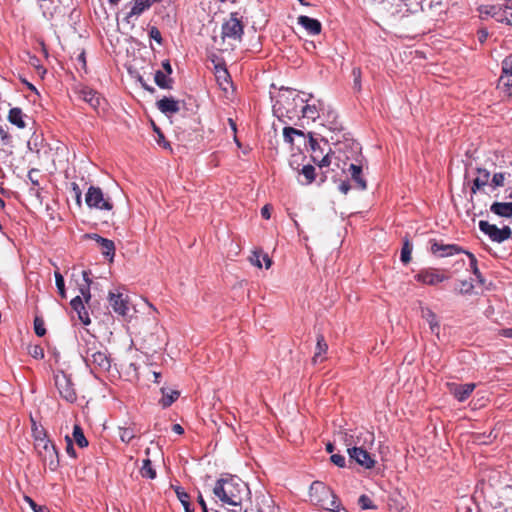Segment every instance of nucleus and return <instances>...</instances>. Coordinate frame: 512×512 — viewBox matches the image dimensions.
Here are the masks:
<instances>
[{
  "label": "nucleus",
  "instance_id": "nucleus-1",
  "mask_svg": "<svg viewBox=\"0 0 512 512\" xmlns=\"http://www.w3.org/2000/svg\"><path fill=\"white\" fill-rule=\"evenodd\" d=\"M212 493L224 504L239 506L248 495L249 488L238 476L224 474L216 481Z\"/></svg>",
  "mask_w": 512,
  "mask_h": 512
},
{
  "label": "nucleus",
  "instance_id": "nucleus-2",
  "mask_svg": "<svg viewBox=\"0 0 512 512\" xmlns=\"http://www.w3.org/2000/svg\"><path fill=\"white\" fill-rule=\"evenodd\" d=\"M80 354L92 370L99 372L109 371L111 361L107 354L106 348L97 341L93 335H88L82 338L80 343Z\"/></svg>",
  "mask_w": 512,
  "mask_h": 512
},
{
  "label": "nucleus",
  "instance_id": "nucleus-3",
  "mask_svg": "<svg viewBox=\"0 0 512 512\" xmlns=\"http://www.w3.org/2000/svg\"><path fill=\"white\" fill-rule=\"evenodd\" d=\"M374 434L369 431L360 432L354 439L353 434L345 433L344 443L348 447L347 452L351 460L355 461L365 469H372L375 466V460L363 446L366 443L373 444Z\"/></svg>",
  "mask_w": 512,
  "mask_h": 512
},
{
  "label": "nucleus",
  "instance_id": "nucleus-4",
  "mask_svg": "<svg viewBox=\"0 0 512 512\" xmlns=\"http://www.w3.org/2000/svg\"><path fill=\"white\" fill-rule=\"evenodd\" d=\"M310 98H312L311 94L308 98H303L293 89H281L273 108L279 116H285L292 119L298 115L299 108L301 109L302 105L307 103Z\"/></svg>",
  "mask_w": 512,
  "mask_h": 512
},
{
  "label": "nucleus",
  "instance_id": "nucleus-5",
  "mask_svg": "<svg viewBox=\"0 0 512 512\" xmlns=\"http://www.w3.org/2000/svg\"><path fill=\"white\" fill-rule=\"evenodd\" d=\"M350 146L351 149L355 152H357L360 149L359 143L352 141V140H346L344 142H338L335 144L334 150L330 149L329 152L323 156L321 159H319V156L312 155V160L314 163H316L320 168L328 167L330 164L334 162V164L342 169L343 171L345 168L340 164V160H342V157L340 155H336L337 153H341L344 151V147Z\"/></svg>",
  "mask_w": 512,
  "mask_h": 512
},
{
  "label": "nucleus",
  "instance_id": "nucleus-6",
  "mask_svg": "<svg viewBox=\"0 0 512 512\" xmlns=\"http://www.w3.org/2000/svg\"><path fill=\"white\" fill-rule=\"evenodd\" d=\"M34 447L42 463L51 471H55L59 467V453L51 440H40Z\"/></svg>",
  "mask_w": 512,
  "mask_h": 512
},
{
  "label": "nucleus",
  "instance_id": "nucleus-7",
  "mask_svg": "<svg viewBox=\"0 0 512 512\" xmlns=\"http://www.w3.org/2000/svg\"><path fill=\"white\" fill-rule=\"evenodd\" d=\"M54 379L61 398L69 403H74L77 400V394L71 377L64 371H57Z\"/></svg>",
  "mask_w": 512,
  "mask_h": 512
},
{
  "label": "nucleus",
  "instance_id": "nucleus-8",
  "mask_svg": "<svg viewBox=\"0 0 512 512\" xmlns=\"http://www.w3.org/2000/svg\"><path fill=\"white\" fill-rule=\"evenodd\" d=\"M85 202L89 208L110 211L113 203L109 197H104V193L99 187L90 186L85 195Z\"/></svg>",
  "mask_w": 512,
  "mask_h": 512
},
{
  "label": "nucleus",
  "instance_id": "nucleus-9",
  "mask_svg": "<svg viewBox=\"0 0 512 512\" xmlns=\"http://www.w3.org/2000/svg\"><path fill=\"white\" fill-rule=\"evenodd\" d=\"M222 38L241 41L244 33V25L237 17V13H231L230 18L222 24Z\"/></svg>",
  "mask_w": 512,
  "mask_h": 512
},
{
  "label": "nucleus",
  "instance_id": "nucleus-10",
  "mask_svg": "<svg viewBox=\"0 0 512 512\" xmlns=\"http://www.w3.org/2000/svg\"><path fill=\"white\" fill-rule=\"evenodd\" d=\"M479 229L493 241L502 243L508 240L512 235V230L509 226L498 228L494 224H490L487 221L481 220L479 222Z\"/></svg>",
  "mask_w": 512,
  "mask_h": 512
},
{
  "label": "nucleus",
  "instance_id": "nucleus-11",
  "mask_svg": "<svg viewBox=\"0 0 512 512\" xmlns=\"http://www.w3.org/2000/svg\"><path fill=\"white\" fill-rule=\"evenodd\" d=\"M430 251L439 257H448L466 251L456 244H443L436 240L431 241Z\"/></svg>",
  "mask_w": 512,
  "mask_h": 512
},
{
  "label": "nucleus",
  "instance_id": "nucleus-12",
  "mask_svg": "<svg viewBox=\"0 0 512 512\" xmlns=\"http://www.w3.org/2000/svg\"><path fill=\"white\" fill-rule=\"evenodd\" d=\"M311 501L323 505L325 499L332 495V490L320 481H314L309 489Z\"/></svg>",
  "mask_w": 512,
  "mask_h": 512
},
{
  "label": "nucleus",
  "instance_id": "nucleus-13",
  "mask_svg": "<svg viewBox=\"0 0 512 512\" xmlns=\"http://www.w3.org/2000/svg\"><path fill=\"white\" fill-rule=\"evenodd\" d=\"M475 387L476 385L474 383H447L449 393L453 395L459 402H464L467 400L471 393L474 391Z\"/></svg>",
  "mask_w": 512,
  "mask_h": 512
},
{
  "label": "nucleus",
  "instance_id": "nucleus-14",
  "mask_svg": "<svg viewBox=\"0 0 512 512\" xmlns=\"http://www.w3.org/2000/svg\"><path fill=\"white\" fill-rule=\"evenodd\" d=\"M109 304L118 315L125 316L129 311L128 299L122 293H109Z\"/></svg>",
  "mask_w": 512,
  "mask_h": 512
},
{
  "label": "nucleus",
  "instance_id": "nucleus-15",
  "mask_svg": "<svg viewBox=\"0 0 512 512\" xmlns=\"http://www.w3.org/2000/svg\"><path fill=\"white\" fill-rule=\"evenodd\" d=\"M416 280L428 285H435L446 280V276L438 273L435 269H427L420 271L416 276Z\"/></svg>",
  "mask_w": 512,
  "mask_h": 512
},
{
  "label": "nucleus",
  "instance_id": "nucleus-16",
  "mask_svg": "<svg viewBox=\"0 0 512 512\" xmlns=\"http://www.w3.org/2000/svg\"><path fill=\"white\" fill-rule=\"evenodd\" d=\"M499 84L506 89L512 87V55L507 56L502 61V73L499 78Z\"/></svg>",
  "mask_w": 512,
  "mask_h": 512
},
{
  "label": "nucleus",
  "instance_id": "nucleus-17",
  "mask_svg": "<svg viewBox=\"0 0 512 512\" xmlns=\"http://www.w3.org/2000/svg\"><path fill=\"white\" fill-rule=\"evenodd\" d=\"M79 95L83 101L88 103L93 109H98L101 106L103 99L93 89L84 87L79 91Z\"/></svg>",
  "mask_w": 512,
  "mask_h": 512
},
{
  "label": "nucleus",
  "instance_id": "nucleus-18",
  "mask_svg": "<svg viewBox=\"0 0 512 512\" xmlns=\"http://www.w3.org/2000/svg\"><path fill=\"white\" fill-rule=\"evenodd\" d=\"M478 176L473 180L471 193L476 194L481 191L485 186H490V172L484 168H477Z\"/></svg>",
  "mask_w": 512,
  "mask_h": 512
},
{
  "label": "nucleus",
  "instance_id": "nucleus-19",
  "mask_svg": "<svg viewBox=\"0 0 512 512\" xmlns=\"http://www.w3.org/2000/svg\"><path fill=\"white\" fill-rule=\"evenodd\" d=\"M72 309L77 313L78 319L84 324L89 325L91 323L89 313L85 308L81 296H76L70 302Z\"/></svg>",
  "mask_w": 512,
  "mask_h": 512
},
{
  "label": "nucleus",
  "instance_id": "nucleus-20",
  "mask_svg": "<svg viewBox=\"0 0 512 512\" xmlns=\"http://www.w3.org/2000/svg\"><path fill=\"white\" fill-rule=\"evenodd\" d=\"M298 24H300L311 35H318L321 32L322 26L317 19L301 15L298 17Z\"/></svg>",
  "mask_w": 512,
  "mask_h": 512
},
{
  "label": "nucleus",
  "instance_id": "nucleus-21",
  "mask_svg": "<svg viewBox=\"0 0 512 512\" xmlns=\"http://www.w3.org/2000/svg\"><path fill=\"white\" fill-rule=\"evenodd\" d=\"M134 4L131 8V11L127 14L126 20L130 22L132 17H138L145 10L149 9L155 2L158 0H133Z\"/></svg>",
  "mask_w": 512,
  "mask_h": 512
},
{
  "label": "nucleus",
  "instance_id": "nucleus-22",
  "mask_svg": "<svg viewBox=\"0 0 512 512\" xmlns=\"http://www.w3.org/2000/svg\"><path fill=\"white\" fill-rule=\"evenodd\" d=\"M156 105L164 114H175L180 110L179 102L174 98L164 97L157 101Z\"/></svg>",
  "mask_w": 512,
  "mask_h": 512
},
{
  "label": "nucleus",
  "instance_id": "nucleus-23",
  "mask_svg": "<svg viewBox=\"0 0 512 512\" xmlns=\"http://www.w3.org/2000/svg\"><path fill=\"white\" fill-rule=\"evenodd\" d=\"M94 239L99 244L101 253L105 257L110 258L112 260L115 254L114 242L112 240L103 238L97 234L94 235Z\"/></svg>",
  "mask_w": 512,
  "mask_h": 512
},
{
  "label": "nucleus",
  "instance_id": "nucleus-24",
  "mask_svg": "<svg viewBox=\"0 0 512 512\" xmlns=\"http://www.w3.org/2000/svg\"><path fill=\"white\" fill-rule=\"evenodd\" d=\"M490 211L499 217H512V202H494L490 206Z\"/></svg>",
  "mask_w": 512,
  "mask_h": 512
},
{
  "label": "nucleus",
  "instance_id": "nucleus-25",
  "mask_svg": "<svg viewBox=\"0 0 512 512\" xmlns=\"http://www.w3.org/2000/svg\"><path fill=\"white\" fill-rule=\"evenodd\" d=\"M421 317L428 322L431 332L438 335L440 325L436 314L428 307H421Z\"/></svg>",
  "mask_w": 512,
  "mask_h": 512
},
{
  "label": "nucleus",
  "instance_id": "nucleus-26",
  "mask_svg": "<svg viewBox=\"0 0 512 512\" xmlns=\"http://www.w3.org/2000/svg\"><path fill=\"white\" fill-rule=\"evenodd\" d=\"M323 109V103L318 101V104H306L301 107L302 116L304 118L315 121L320 116V111Z\"/></svg>",
  "mask_w": 512,
  "mask_h": 512
},
{
  "label": "nucleus",
  "instance_id": "nucleus-27",
  "mask_svg": "<svg viewBox=\"0 0 512 512\" xmlns=\"http://www.w3.org/2000/svg\"><path fill=\"white\" fill-rule=\"evenodd\" d=\"M349 171L351 173L352 180L356 183V187L360 190H366L367 183L362 177V167L356 164H350Z\"/></svg>",
  "mask_w": 512,
  "mask_h": 512
},
{
  "label": "nucleus",
  "instance_id": "nucleus-28",
  "mask_svg": "<svg viewBox=\"0 0 512 512\" xmlns=\"http://www.w3.org/2000/svg\"><path fill=\"white\" fill-rule=\"evenodd\" d=\"M328 350V345L325 341V338L323 335L319 334L317 335V343H316V349L313 356V363L322 362L324 358L322 357L324 354H326Z\"/></svg>",
  "mask_w": 512,
  "mask_h": 512
},
{
  "label": "nucleus",
  "instance_id": "nucleus-29",
  "mask_svg": "<svg viewBox=\"0 0 512 512\" xmlns=\"http://www.w3.org/2000/svg\"><path fill=\"white\" fill-rule=\"evenodd\" d=\"M24 114L22 110L18 107L11 108L8 114V120L13 125L17 126L20 129L26 127V123L24 121Z\"/></svg>",
  "mask_w": 512,
  "mask_h": 512
},
{
  "label": "nucleus",
  "instance_id": "nucleus-30",
  "mask_svg": "<svg viewBox=\"0 0 512 512\" xmlns=\"http://www.w3.org/2000/svg\"><path fill=\"white\" fill-rule=\"evenodd\" d=\"M162 398L159 401V403L162 405V407L166 408L169 407L174 401H176L180 395L179 391L172 390V389H166L162 388Z\"/></svg>",
  "mask_w": 512,
  "mask_h": 512
},
{
  "label": "nucleus",
  "instance_id": "nucleus-31",
  "mask_svg": "<svg viewBox=\"0 0 512 512\" xmlns=\"http://www.w3.org/2000/svg\"><path fill=\"white\" fill-rule=\"evenodd\" d=\"M511 178V174L507 172H497L491 178L490 188L495 190L504 187L506 182Z\"/></svg>",
  "mask_w": 512,
  "mask_h": 512
},
{
  "label": "nucleus",
  "instance_id": "nucleus-32",
  "mask_svg": "<svg viewBox=\"0 0 512 512\" xmlns=\"http://www.w3.org/2000/svg\"><path fill=\"white\" fill-rule=\"evenodd\" d=\"M138 430L134 424L129 426L119 427V437L122 442L129 443L136 437Z\"/></svg>",
  "mask_w": 512,
  "mask_h": 512
},
{
  "label": "nucleus",
  "instance_id": "nucleus-33",
  "mask_svg": "<svg viewBox=\"0 0 512 512\" xmlns=\"http://www.w3.org/2000/svg\"><path fill=\"white\" fill-rule=\"evenodd\" d=\"M72 440L80 447L85 448L88 446V440L86 439L83 429L80 425L75 424L73 427Z\"/></svg>",
  "mask_w": 512,
  "mask_h": 512
},
{
  "label": "nucleus",
  "instance_id": "nucleus-34",
  "mask_svg": "<svg viewBox=\"0 0 512 512\" xmlns=\"http://www.w3.org/2000/svg\"><path fill=\"white\" fill-rule=\"evenodd\" d=\"M154 81L162 89H171L173 80L160 70L155 72Z\"/></svg>",
  "mask_w": 512,
  "mask_h": 512
},
{
  "label": "nucleus",
  "instance_id": "nucleus-35",
  "mask_svg": "<svg viewBox=\"0 0 512 512\" xmlns=\"http://www.w3.org/2000/svg\"><path fill=\"white\" fill-rule=\"evenodd\" d=\"M82 275H83V280L85 281V284L80 287V292H81L83 298L85 299V302L88 303L89 300L91 299L90 286H91L92 281L89 278L90 272L84 270L82 272Z\"/></svg>",
  "mask_w": 512,
  "mask_h": 512
},
{
  "label": "nucleus",
  "instance_id": "nucleus-36",
  "mask_svg": "<svg viewBox=\"0 0 512 512\" xmlns=\"http://www.w3.org/2000/svg\"><path fill=\"white\" fill-rule=\"evenodd\" d=\"M465 254H466V255L469 257V259H470V268H471L472 273L475 275V277H476L477 281H478L480 284H484V278H483V276H482V274H481L480 270L478 269V266H477V259H476V257H475L472 253H470V252H468V251H466V252H465Z\"/></svg>",
  "mask_w": 512,
  "mask_h": 512
},
{
  "label": "nucleus",
  "instance_id": "nucleus-37",
  "mask_svg": "<svg viewBox=\"0 0 512 512\" xmlns=\"http://www.w3.org/2000/svg\"><path fill=\"white\" fill-rule=\"evenodd\" d=\"M32 435L34 438V446L42 441L48 440L46 431L42 427H38L35 421L32 419Z\"/></svg>",
  "mask_w": 512,
  "mask_h": 512
},
{
  "label": "nucleus",
  "instance_id": "nucleus-38",
  "mask_svg": "<svg viewBox=\"0 0 512 512\" xmlns=\"http://www.w3.org/2000/svg\"><path fill=\"white\" fill-rule=\"evenodd\" d=\"M140 473L142 477L154 479L156 477V471L152 467V463L150 459L143 460V465L140 469Z\"/></svg>",
  "mask_w": 512,
  "mask_h": 512
},
{
  "label": "nucleus",
  "instance_id": "nucleus-39",
  "mask_svg": "<svg viewBox=\"0 0 512 512\" xmlns=\"http://www.w3.org/2000/svg\"><path fill=\"white\" fill-rule=\"evenodd\" d=\"M305 177V182H302L305 185L311 184L315 180V168L312 165H304L301 172Z\"/></svg>",
  "mask_w": 512,
  "mask_h": 512
},
{
  "label": "nucleus",
  "instance_id": "nucleus-40",
  "mask_svg": "<svg viewBox=\"0 0 512 512\" xmlns=\"http://www.w3.org/2000/svg\"><path fill=\"white\" fill-rule=\"evenodd\" d=\"M294 135L303 137L304 133L301 130L295 129L293 127H285L283 129V137L285 142L293 144Z\"/></svg>",
  "mask_w": 512,
  "mask_h": 512
},
{
  "label": "nucleus",
  "instance_id": "nucleus-41",
  "mask_svg": "<svg viewBox=\"0 0 512 512\" xmlns=\"http://www.w3.org/2000/svg\"><path fill=\"white\" fill-rule=\"evenodd\" d=\"M56 287L61 298H66L65 282L62 274L57 270L54 272Z\"/></svg>",
  "mask_w": 512,
  "mask_h": 512
},
{
  "label": "nucleus",
  "instance_id": "nucleus-42",
  "mask_svg": "<svg viewBox=\"0 0 512 512\" xmlns=\"http://www.w3.org/2000/svg\"><path fill=\"white\" fill-rule=\"evenodd\" d=\"M176 493L178 500L181 502L184 508H187L188 503H190V496L187 492H185L180 486H172Z\"/></svg>",
  "mask_w": 512,
  "mask_h": 512
},
{
  "label": "nucleus",
  "instance_id": "nucleus-43",
  "mask_svg": "<svg viewBox=\"0 0 512 512\" xmlns=\"http://www.w3.org/2000/svg\"><path fill=\"white\" fill-rule=\"evenodd\" d=\"M492 10H493V18L497 21V22H506V18L508 17V15L506 14V7H500V6H492Z\"/></svg>",
  "mask_w": 512,
  "mask_h": 512
},
{
  "label": "nucleus",
  "instance_id": "nucleus-44",
  "mask_svg": "<svg viewBox=\"0 0 512 512\" xmlns=\"http://www.w3.org/2000/svg\"><path fill=\"white\" fill-rule=\"evenodd\" d=\"M360 150L361 148L357 152H355L351 149L350 146L344 147V151L340 153V156L342 157V160H340V164L342 163V166L345 168L346 161L352 159L354 155L360 152ZM336 155H339V153H337Z\"/></svg>",
  "mask_w": 512,
  "mask_h": 512
},
{
  "label": "nucleus",
  "instance_id": "nucleus-45",
  "mask_svg": "<svg viewBox=\"0 0 512 512\" xmlns=\"http://www.w3.org/2000/svg\"><path fill=\"white\" fill-rule=\"evenodd\" d=\"M412 246L408 240H405L401 249V261L407 264L411 260Z\"/></svg>",
  "mask_w": 512,
  "mask_h": 512
},
{
  "label": "nucleus",
  "instance_id": "nucleus-46",
  "mask_svg": "<svg viewBox=\"0 0 512 512\" xmlns=\"http://www.w3.org/2000/svg\"><path fill=\"white\" fill-rule=\"evenodd\" d=\"M404 4L408 7V9L412 12H417L418 10H423V2L424 0H402Z\"/></svg>",
  "mask_w": 512,
  "mask_h": 512
},
{
  "label": "nucleus",
  "instance_id": "nucleus-47",
  "mask_svg": "<svg viewBox=\"0 0 512 512\" xmlns=\"http://www.w3.org/2000/svg\"><path fill=\"white\" fill-rule=\"evenodd\" d=\"M34 331L35 334L39 337H42L46 334V329L44 326V321L40 317H35L34 319Z\"/></svg>",
  "mask_w": 512,
  "mask_h": 512
},
{
  "label": "nucleus",
  "instance_id": "nucleus-48",
  "mask_svg": "<svg viewBox=\"0 0 512 512\" xmlns=\"http://www.w3.org/2000/svg\"><path fill=\"white\" fill-rule=\"evenodd\" d=\"M358 503L363 510L376 508L375 505L373 504L372 500L370 499V497H368L365 494H363L359 497Z\"/></svg>",
  "mask_w": 512,
  "mask_h": 512
},
{
  "label": "nucleus",
  "instance_id": "nucleus-49",
  "mask_svg": "<svg viewBox=\"0 0 512 512\" xmlns=\"http://www.w3.org/2000/svg\"><path fill=\"white\" fill-rule=\"evenodd\" d=\"M217 69V80L220 82V85L225 82L226 84H229V73L226 68H219L216 66Z\"/></svg>",
  "mask_w": 512,
  "mask_h": 512
},
{
  "label": "nucleus",
  "instance_id": "nucleus-50",
  "mask_svg": "<svg viewBox=\"0 0 512 512\" xmlns=\"http://www.w3.org/2000/svg\"><path fill=\"white\" fill-rule=\"evenodd\" d=\"M262 256L263 253L261 251H254L250 257L251 264L258 268H262Z\"/></svg>",
  "mask_w": 512,
  "mask_h": 512
},
{
  "label": "nucleus",
  "instance_id": "nucleus-51",
  "mask_svg": "<svg viewBox=\"0 0 512 512\" xmlns=\"http://www.w3.org/2000/svg\"><path fill=\"white\" fill-rule=\"evenodd\" d=\"M352 76L354 78V80H353L354 88L356 90H360L361 89V70H360V68H358V67L353 68Z\"/></svg>",
  "mask_w": 512,
  "mask_h": 512
},
{
  "label": "nucleus",
  "instance_id": "nucleus-52",
  "mask_svg": "<svg viewBox=\"0 0 512 512\" xmlns=\"http://www.w3.org/2000/svg\"><path fill=\"white\" fill-rule=\"evenodd\" d=\"M474 289V285L471 281L463 280L461 281V287L459 289L460 294H470Z\"/></svg>",
  "mask_w": 512,
  "mask_h": 512
},
{
  "label": "nucleus",
  "instance_id": "nucleus-53",
  "mask_svg": "<svg viewBox=\"0 0 512 512\" xmlns=\"http://www.w3.org/2000/svg\"><path fill=\"white\" fill-rule=\"evenodd\" d=\"M329 497H332V500L330 502V506L327 507L326 509L330 510L332 512H337L338 510H340L342 507L340 506V502L333 491H332V495H329Z\"/></svg>",
  "mask_w": 512,
  "mask_h": 512
},
{
  "label": "nucleus",
  "instance_id": "nucleus-54",
  "mask_svg": "<svg viewBox=\"0 0 512 512\" xmlns=\"http://www.w3.org/2000/svg\"><path fill=\"white\" fill-rule=\"evenodd\" d=\"M29 354L36 359H41L44 357V350L41 346L35 345L31 347Z\"/></svg>",
  "mask_w": 512,
  "mask_h": 512
},
{
  "label": "nucleus",
  "instance_id": "nucleus-55",
  "mask_svg": "<svg viewBox=\"0 0 512 512\" xmlns=\"http://www.w3.org/2000/svg\"><path fill=\"white\" fill-rule=\"evenodd\" d=\"M65 440H66V453L71 456L72 458H76V451L74 449V446H73V440L70 436H66L65 437Z\"/></svg>",
  "mask_w": 512,
  "mask_h": 512
},
{
  "label": "nucleus",
  "instance_id": "nucleus-56",
  "mask_svg": "<svg viewBox=\"0 0 512 512\" xmlns=\"http://www.w3.org/2000/svg\"><path fill=\"white\" fill-rule=\"evenodd\" d=\"M331 461L333 464H335L338 467H344L346 464L345 457L340 454H333L331 455Z\"/></svg>",
  "mask_w": 512,
  "mask_h": 512
},
{
  "label": "nucleus",
  "instance_id": "nucleus-57",
  "mask_svg": "<svg viewBox=\"0 0 512 512\" xmlns=\"http://www.w3.org/2000/svg\"><path fill=\"white\" fill-rule=\"evenodd\" d=\"M149 36L150 38L154 39L156 42H158L159 44L162 43V36H161V33L159 31V29L155 26H152L149 30Z\"/></svg>",
  "mask_w": 512,
  "mask_h": 512
},
{
  "label": "nucleus",
  "instance_id": "nucleus-58",
  "mask_svg": "<svg viewBox=\"0 0 512 512\" xmlns=\"http://www.w3.org/2000/svg\"><path fill=\"white\" fill-rule=\"evenodd\" d=\"M261 503L267 506L268 511H265L264 508L261 507L258 509V512H272L273 507H271L270 504L273 503V500L270 496H262Z\"/></svg>",
  "mask_w": 512,
  "mask_h": 512
},
{
  "label": "nucleus",
  "instance_id": "nucleus-59",
  "mask_svg": "<svg viewBox=\"0 0 512 512\" xmlns=\"http://www.w3.org/2000/svg\"><path fill=\"white\" fill-rule=\"evenodd\" d=\"M26 500L34 512H49L45 506L37 505L31 498L26 497Z\"/></svg>",
  "mask_w": 512,
  "mask_h": 512
},
{
  "label": "nucleus",
  "instance_id": "nucleus-60",
  "mask_svg": "<svg viewBox=\"0 0 512 512\" xmlns=\"http://www.w3.org/2000/svg\"><path fill=\"white\" fill-rule=\"evenodd\" d=\"M0 137L5 145H8L11 143L10 134L2 126H0Z\"/></svg>",
  "mask_w": 512,
  "mask_h": 512
},
{
  "label": "nucleus",
  "instance_id": "nucleus-61",
  "mask_svg": "<svg viewBox=\"0 0 512 512\" xmlns=\"http://www.w3.org/2000/svg\"><path fill=\"white\" fill-rule=\"evenodd\" d=\"M72 190H73V192L75 194V198H76L77 203L80 204L81 203L82 192H81L78 184L72 183Z\"/></svg>",
  "mask_w": 512,
  "mask_h": 512
},
{
  "label": "nucleus",
  "instance_id": "nucleus-62",
  "mask_svg": "<svg viewBox=\"0 0 512 512\" xmlns=\"http://www.w3.org/2000/svg\"><path fill=\"white\" fill-rule=\"evenodd\" d=\"M339 191L343 194H347L350 189H351V186L349 184L348 181H342L340 184H339V187H338Z\"/></svg>",
  "mask_w": 512,
  "mask_h": 512
},
{
  "label": "nucleus",
  "instance_id": "nucleus-63",
  "mask_svg": "<svg viewBox=\"0 0 512 512\" xmlns=\"http://www.w3.org/2000/svg\"><path fill=\"white\" fill-rule=\"evenodd\" d=\"M197 501L202 509V512H208L207 504L201 493L198 494Z\"/></svg>",
  "mask_w": 512,
  "mask_h": 512
},
{
  "label": "nucleus",
  "instance_id": "nucleus-64",
  "mask_svg": "<svg viewBox=\"0 0 512 512\" xmlns=\"http://www.w3.org/2000/svg\"><path fill=\"white\" fill-rule=\"evenodd\" d=\"M506 14L508 15V17L506 18L505 23L508 25H512V8L511 7L506 6Z\"/></svg>",
  "mask_w": 512,
  "mask_h": 512
}]
</instances>
